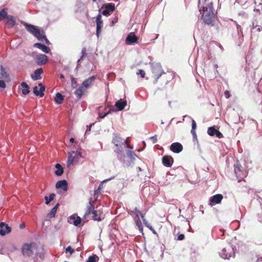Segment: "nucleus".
<instances>
[{
  "instance_id": "nucleus-1",
  "label": "nucleus",
  "mask_w": 262,
  "mask_h": 262,
  "mask_svg": "<svg viewBox=\"0 0 262 262\" xmlns=\"http://www.w3.org/2000/svg\"><path fill=\"white\" fill-rule=\"evenodd\" d=\"M112 142L115 145L117 148L114 150L117 154V158L121 162L124 167H128L134 164V161L137 158V155L133 151L127 150L126 155L124 154V143L127 139L124 140L121 137L114 134Z\"/></svg>"
},
{
  "instance_id": "nucleus-2",
  "label": "nucleus",
  "mask_w": 262,
  "mask_h": 262,
  "mask_svg": "<svg viewBox=\"0 0 262 262\" xmlns=\"http://www.w3.org/2000/svg\"><path fill=\"white\" fill-rule=\"evenodd\" d=\"M202 13V19L207 25L214 26L215 14L212 10V4L209 3L206 6L202 7V10H200Z\"/></svg>"
},
{
  "instance_id": "nucleus-3",
  "label": "nucleus",
  "mask_w": 262,
  "mask_h": 262,
  "mask_svg": "<svg viewBox=\"0 0 262 262\" xmlns=\"http://www.w3.org/2000/svg\"><path fill=\"white\" fill-rule=\"evenodd\" d=\"M20 23L25 27L27 30L34 37H35L38 40L42 41L43 37H45V32L37 26H34L32 24H28L24 21H21Z\"/></svg>"
},
{
  "instance_id": "nucleus-4",
  "label": "nucleus",
  "mask_w": 262,
  "mask_h": 262,
  "mask_svg": "<svg viewBox=\"0 0 262 262\" xmlns=\"http://www.w3.org/2000/svg\"><path fill=\"white\" fill-rule=\"evenodd\" d=\"M236 250V248L235 246L228 244L223 249L222 252L220 253V255L223 259H229L231 257H234Z\"/></svg>"
},
{
  "instance_id": "nucleus-5",
  "label": "nucleus",
  "mask_w": 262,
  "mask_h": 262,
  "mask_svg": "<svg viewBox=\"0 0 262 262\" xmlns=\"http://www.w3.org/2000/svg\"><path fill=\"white\" fill-rule=\"evenodd\" d=\"M35 244L34 243H25L21 247V253L26 257H30L33 254V249L35 248Z\"/></svg>"
},
{
  "instance_id": "nucleus-6",
  "label": "nucleus",
  "mask_w": 262,
  "mask_h": 262,
  "mask_svg": "<svg viewBox=\"0 0 262 262\" xmlns=\"http://www.w3.org/2000/svg\"><path fill=\"white\" fill-rule=\"evenodd\" d=\"M234 173L238 182H240L246 176V171L244 170L243 166L237 162L236 165H234Z\"/></svg>"
},
{
  "instance_id": "nucleus-7",
  "label": "nucleus",
  "mask_w": 262,
  "mask_h": 262,
  "mask_svg": "<svg viewBox=\"0 0 262 262\" xmlns=\"http://www.w3.org/2000/svg\"><path fill=\"white\" fill-rule=\"evenodd\" d=\"M103 10L101 11V13L105 16L110 15L111 13L115 10V5L114 3H110L103 5Z\"/></svg>"
},
{
  "instance_id": "nucleus-8",
  "label": "nucleus",
  "mask_w": 262,
  "mask_h": 262,
  "mask_svg": "<svg viewBox=\"0 0 262 262\" xmlns=\"http://www.w3.org/2000/svg\"><path fill=\"white\" fill-rule=\"evenodd\" d=\"M35 61L38 66L45 65L48 61V57L45 54H39L35 57Z\"/></svg>"
},
{
  "instance_id": "nucleus-9",
  "label": "nucleus",
  "mask_w": 262,
  "mask_h": 262,
  "mask_svg": "<svg viewBox=\"0 0 262 262\" xmlns=\"http://www.w3.org/2000/svg\"><path fill=\"white\" fill-rule=\"evenodd\" d=\"M38 86L39 87V90H38V87L35 86L33 88V92L35 96L42 97L44 96L45 86L42 83H39Z\"/></svg>"
},
{
  "instance_id": "nucleus-10",
  "label": "nucleus",
  "mask_w": 262,
  "mask_h": 262,
  "mask_svg": "<svg viewBox=\"0 0 262 262\" xmlns=\"http://www.w3.org/2000/svg\"><path fill=\"white\" fill-rule=\"evenodd\" d=\"M12 228L5 222H0V235L5 236L6 234L11 232Z\"/></svg>"
},
{
  "instance_id": "nucleus-11",
  "label": "nucleus",
  "mask_w": 262,
  "mask_h": 262,
  "mask_svg": "<svg viewBox=\"0 0 262 262\" xmlns=\"http://www.w3.org/2000/svg\"><path fill=\"white\" fill-rule=\"evenodd\" d=\"M183 149L182 145L180 142H174L172 143L170 146V149L171 151L176 154H179L181 152Z\"/></svg>"
},
{
  "instance_id": "nucleus-12",
  "label": "nucleus",
  "mask_w": 262,
  "mask_h": 262,
  "mask_svg": "<svg viewBox=\"0 0 262 262\" xmlns=\"http://www.w3.org/2000/svg\"><path fill=\"white\" fill-rule=\"evenodd\" d=\"M223 199V196L221 194H216L210 198L209 201L211 205L220 204Z\"/></svg>"
},
{
  "instance_id": "nucleus-13",
  "label": "nucleus",
  "mask_w": 262,
  "mask_h": 262,
  "mask_svg": "<svg viewBox=\"0 0 262 262\" xmlns=\"http://www.w3.org/2000/svg\"><path fill=\"white\" fill-rule=\"evenodd\" d=\"M71 220L73 221V224L75 226H82L84 225L85 221H83L82 222L81 218L79 216H75L74 214H72L69 217Z\"/></svg>"
},
{
  "instance_id": "nucleus-14",
  "label": "nucleus",
  "mask_w": 262,
  "mask_h": 262,
  "mask_svg": "<svg viewBox=\"0 0 262 262\" xmlns=\"http://www.w3.org/2000/svg\"><path fill=\"white\" fill-rule=\"evenodd\" d=\"M162 162L164 166L170 167L173 163V159L170 156L165 155L162 157Z\"/></svg>"
},
{
  "instance_id": "nucleus-15",
  "label": "nucleus",
  "mask_w": 262,
  "mask_h": 262,
  "mask_svg": "<svg viewBox=\"0 0 262 262\" xmlns=\"http://www.w3.org/2000/svg\"><path fill=\"white\" fill-rule=\"evenodd\" d=\"M55 187L57 189H60L64 191H67L68 189V182L65 180L58 181L55 185Z\"/></svg>"
},
{
  "instance_id": "nucleus-16",
  "label": "nucleus",
  "mask_w": 262,
  "mask_h": 262,
  "mask_svg": "<svg viewBox=\"0 0 262 262\" xmlns=\"http://www.w3.org/2000/svg\"><path fill=\"white\" fill-rule=\"evenodd\" d=\"M138 39V37L134 33H130L127 36L125 42L127 45H132L137 42Z\"/></svg>"
},
{
  "instance_id": "nucleus-17",
  "label": "nucleus",
  "mask_w": 262,
  "mask_h": 262,
  "mask_svg": "<svg viewBox=\"0 0 262 262\" xmlns=\"http://www.w3.org/2000/svg\"><path fill=\"white\" fill-rule=\"evenodd\" d=\"M149 64L150 65L152 73L155 74H158L159 72H161L163 70L160 63L149 62Z\"/></svg>"
},
{
  "instance_id": "nucleus-18",
  "label": "nucleus",
  "mask_w": 262,
  "mask_h": 262,
  "mask_svg": "<svg viewBox=\"0 0 262 262\" xmlns=\"http://www.w3.org/2000/svg\"><path fill=\"white\" fill-rule=\"evenodd\" d=\"M43 73L42 68H38L34 71L33 74L31 75V78L34 81L40 80L42 77L41 74Z\"/></svg>"
},
{
  "instance_id": "nucleus-19",
  "label": "nucleus",
  "mask_w": 262,
  "mask_h": 262,
  "mask_svg": "<svg viewBox=\"0 0 262 262\" xmlns=\"http://www.w3.org/2000/svg\"><path fill=\"white\" fill-rule=\"evenodd\" d=\"M92 214V219L94 221L100 222L104 219V217L102 216V212L99 210H95V207L93 210Z\"/></svg>"
},
{
  "instance_id": "nucleus-20",
  "label": "nucleus",
  "mask_w": 262,
  "mask_h": 262,
  "mask_svg": "<svg viewBox=\"0 0 262 262\" xmlns=\"http://www.w3.org/2000/svg\"><path fill=\"white\" fill-rule=\"evenodd\" d=\"M126 105V101L120 99L115 102V106L117 108V111H121L125 108Z\"/></svg>"
},
{
  "instance_id": "nucleus-21",
  "label": "nucleus",
  "mask_w": 262,
  "mask_h": 262,
  "mask_svg": "<svg viewBox=\"0 0 262 262\" xmlns=\"http://www.w3.org/2000/svg\"><path fill=\"white\" fill-rule=\"evenodd\" d=\"M33 47L38 48L45 53H49L51 51L49 47L40 42L35 43Z\"/></svg>"
},
{
  "instance_id": "nucleus-22",
  "label": "nucleus",
  "mask_w": 262,
  "mask_h": 262,
  "mask_svg": "<svg viewBox=\"0 0 262 262\" xmlns=\"http://www.w3.org/2000/svg\"><path fill=\"white\" fill-rule=\"evenodd\" d=\"M94 204L91 201H90L89 202V206H88L87 210L83 216V220H86V217L89 215V214L91 212L92 213L93 210H94Z\"/></svg>"
},
{
  "instance_id": "nucleus-23",
  "label": "nucleus",
  "mask_w": 262,
  "mask_h": 262,
  "mask_svg": "<svg viewBox=\"0 0 262 262\" xmlns=\"http://www.w3.org/2000/svg\"><path fill=\"white\" fill-rule=\"evenodd\" d=\"M74 154L72 153V151L69 153V156L68 157L67 165L69 166L70 165L73 164L74 162H77L78 160L75 159V156H74Z\"/></svg>"
},
{
  "instance_id": "nucleus-24",
  "label": "nucleus",
  "mask_w": 262,
  "mask_h": 262,
  "mask_svg": "<svg viewBox=\"0 0 262 262\" xmlns=\"http://www.w3.org/2000/svg\"><path fill=\"white\" fill-rule=\"evenodd\" d=\"M55 167L56 168V170L54 172L55 174L57 176H61L63 173V169L62 166L59 163H56Z\"/></svg>"
},
{
  "instance_id": "nucleus-25",
  "label": "nucleus",
  "mask_w": 262,
  "mask_h": 262,
  "mask_svg": "<svg viewBox=\"0 0 262 262\" xmlns=\"http://www.w3.org/2000/svg\"><path fill=\"white\" fill-rule=\"evenodd\" d=\"M59 206V203H57L54 207L52 208L49 213H48V217L49 218L54 217L55 216L57 209Z\"/></svg>"
},
{
  "instance_id": "nucleus-26",
  "label": "nucleus",
  "mask_w": 262,
  "mask_h": 262,
  "mask_svg": "<svg viewBox=\"0 0 262 262\" xmlns=\"http://www.w3.org/2000/svg\"><path fill=\"white\" fill-rule=\"evenodd\" d=\"M20 85L24 89L22 90V94L24 95H26L30 93V88L29 85L25 82H22L20 83Z\"/></svg>"
},
{
  "instance_id": "nucleus-27",
  "label": "nucleus",
  "mask_w": 262,
  "mask_h": 262,
  "mask_svg": "<svg viewBox=\"0 0 262 262\" xmlns=\"http://www.w3.org/2000/svg\"><path fill=\"white\" fill-rule=\"evenodd\" d=\"M63 99L64 96L62 95L61 93L58 92L56 94L54 100L57 104H59L63 102Z\"/></svg>"
},
{
  "instance_id": "nucleus-28",
  "label": "nucleus",
  "mask_w": 262,
  "mask_h": 262,
  "mask_svg": "<svg viewBox=\"0 0 262 262\" xmlns=\"http://www.w3.org/2000/svg\"><path fill=\"white\" fill-rule=\"evenodd\" d=\"M6 18L10 21V23L9 24V28H13L15 25L16 20H15V17L13 16L8 15V14H7Z\"/></svg>"
},
{
  "instance_id": "nucleus-29",
  "label": "nucleus",
  "mask_w": 262,
  "mask_h": 262,
  "mask_svg": "<svg viewBox=\"0 0 262 262\" xmlns=\"http://www.w3.org/2000/svg\"><path fill=\"white\" fill-rule=\"evenodd\" d=\"M135 222L136 224V225L137 226L138 228L140 230V231L142 233V234H144L143 231V225L142 224V222L140 219L139 217H135Z\"/></svg>"
},
{
  "instance_id": "nucleus-30",
  "label": "nucleus",
  "mask_w": 262,
  "mask_h": 262,
  "mask_svg": "<svg viewBox=\"0 0 262 262\" xmlns=\"http://www.w3.org/2000/svg\"><path fill=\"white\" fill-rule=\"evenodd\" d=\"M103 27V21L96 22V35L98 38L101 32L102 28Z\"/></svg>"
},
{
  "instance_id": "nucleus-31",
  "label": "nucleus",
  "mask_w": 262,
  "mask_h": 262,
  "mask_svg": "<svg viewBox=\"0 0 262 262\" xmlns=\"http://www.w3.org/2000/svg\"><path fill=\"white\" fill-rule=\"evenodd\" d=\"M75 94L78 99L81 98L84 94V91L82 86H80L78 89L75 91Z\"/></svg>"
},
{
  "instance_id": "nucleus-32",
  "label": "nucleus",
  "mask_w": 262,
  "mask_h": 262,
  "mask_svg": "<svg viewBox=\"0 0 262 262\" xmlns=\"http://www.w3.org/2000/svg\"><path fill=\"white\" fill-rule=\"evenodd\" d=\"M252 20L254 21V25H255V26H262V21L259 16L254 15Z\"/></svg>"
},
{
  "instance_id": "nucleus-33",
  "label": "nucleus",
  "mask_w": 262,
  "mask_h": 262,
  "mask_svg": "<svg viewBox=\"0 0 262 262\" xmlns=\"http://www.w3.org/2000/svg\"><path fill=\"white\" fill-rule=\"evenodd\" d=\"M55 196V194L54 193H51L49 196L47 195L45 196V200L46 204L48 205L51 201H52L54 200Z\"/></svg>"
},
{
  "instance_id": "nucleus-34",
  "label": "nucleus",
  "mask_w": 262,
  "mask_h": 262,
  "mask_svg": "<svg viewBox=\"0 0 262 262\" xmlns=\"http://www.w3.org/2000/svg\"><path fill=\"white\" fill-rule=\"evenodd\" d=\"M0 70L1 73L0 75H1V77L7 78L9 77V75L7 73V72L5 71V68L2 66L0 65Z\"/></svg>"
},
{
  "instance_id": "nucleus-35",
  "label": "nucleus",
  "mask_w": 262,
  "mask_h": 262,
  "mask_svg": "<svg viewBox=\"0 0 262 262\" xmlns=\"http://www.w3.org/2000/svg\"><path fill=\"white\" fill-rule=\"evenodd\" d=\"M99 259L98 256L96 254H93L89 257L86 262H97Z\"/></svg>"
},
{
  "instance_id": "nucleus-36",
  "label": "nucleus",
  "mask_w": 262,
  "mask_h": 262,
  "mask_svg": "<svg viewBox=\"0 0 262 262\" xmlns=\"http://www.w3.org/2000/svg\"><path fill=\"white\" fill-rule=\"evenodd\" d=\"M144 224L146 227L150 229L154 234L158 235L156 231L147 221H144Z\"/></svg>"
},
{
  "instance_id": "nucleus-37",
  "label": "nucleus",
  "mask_w": 262,
  "mask_h": 262,
  "mask_svg": "<svg viewBox=\"0 0 262 262\" xmlns=\"http://www.w3.org/2000/svg\"><path fill=\"white\" fill-rule=\"evenodd\" d=\"M216 129L214 126H210L208 128L207 133L210 136H214L215 134Z\"/></svg>"
},
{
  "instance_id": "nucleus-38",
  "label": "nucleus",
  "mask_w": 262,
  "mask_h": 262,
  "mask_svg": "<svg viewBox=\"0 0 262 262\" xmlns=\"http://www.w3.org/2000/svg\"><path fill=\"white\" fill-rule=\"evenodd\" d=\"M7 13V8H3L0 11V20H2L3 19L6 18Z\"/></svg>"
},
{
  "instance_id": "nucleus-39",
  "label": "nucleus",
  "mask_w": 262,
  "mask_h": 262,
  "mask_svg": "<svg viewBox=\"0 0 262 262\" xmlns=\"http://www.w3.org/2000/svg\"><path fill=\"white\" fill-rule=\"evenodd\" d=\"M114 178H115V176H113L110 178L105 179V180H103L102 182H101V183L99 184L97 189L95 191V193H98V192H99V191L101 189L103 183L110 181V180L113 179Z\"/></svg>"
},
{
  "instance_id": "nucleus-40",
  "label": "nucleus",
  "mask_w": 262,
  "mask_h": 262,
  "mask_svg": "<svg viewBox=\"0 0 262 262\" xmlns=\"http://www.w3.org/2000/svg\"><path fill=\"white\" fill-rule=\"evenodd\" d=\"M165 74V72L163 70H162V71L161 72H160L159 74L155 75V79H154V82H153L154 83V84L158 82V79L161 76V75L162 74Z\"/></svg>"
},
{
  "instance_id": "nucleus-41",
  "label": "nucleus",
  "mask_w": 262,
  "mask_h": 262,
  "mask_svg": "<svg viewBox=\"0 0 262 262\" xmlns=\"http://www.w3.org/2000/svg\"><path fill=\"white\" fill-rule=\"evenodd\" d=\"M92 84V82H90L88 79H86L84 81H83L82 83V86L85 88H88Z\"/></svg>"
},
{
  "instance_id": "nucleus-42",
  "label": "nucleus",
  "mask_w": 262,
  "mask_h": 262,
  "mask_svg": "<svg viewBox=\"0 0 262 262\" xmlns=\"http://www.w3.org/2000/svg\"><path fill=\"white\" fill-rule=\"evenodd\" d=\"M65 251L66 253L69 252L70 255H72L74 253L75 250L71 246H69L66 248Z\"/></svg>"
},
{
  "instance_id": "nucleus-43",
  "label": "nucleus",
  "mask_w": 262,
  "mask_h": 262,
  "mask_svg": "<svg viewBox=\"0 0 262 262\" xmlns=\"http://www.w3.org/2000/svg\"><path fill=\"white\" fill-rule=\"evenodd\" d=\"M103 9V8H101V9H100L99 10V14L97 15V16H96V22H99V21H103L101 18H102V16H101V9Z\"/></svg>"
},
{
  "instance_id": "nucleus-44",
  "label": "nucleus",
  "mask_w": 262,
  "mask_h": 262,
  "mask_svg": "<svg viewBox=\"0 0 262 262\" xmlns=\"http://www.w3.org/2000/svg\"><path fill=\"white\" fill-rule=\"evenodd\" d=\"M132 213L136 215V217H139L141 212L137 208H135L133 211Z\"/></svg>"
},
{
  "instance_id": "nucleus-45",
  "label": "nucleus",
  "mask_w": 262,
  "mask_h": 262,
  "mask_svg": "<svg viewBox=\"0 0 262 262\" xmlns=\"http://www.w3.org/2000/svg\"><path fill=\"white\" fill-rule=\"evenodd\" d=\"M124 149L126 148H128V150H130L133 148V147L129 144L128 140L127 139V141L124 143Z\"/></svg>"
},
{
  "instance_id": "nucleus-46",
  "label": "nucleus",
  "mask_w": 262,
  "mask_h": 262,
  "mask_svg": "<svg viewBox=\"0 0 262 262\" xmlns=\"http://www.w3.org/2000/svg\"><path fill=\"white\" fill-rule=\"evenodd\" d=\"M137 75H140L142 78H144L145 77V73L144 70L142 69H140L137 72Z\"/></svg>"
},
{
  "instance_id": "nucleus-47",
  "label": "nucleus",
  "mask_w": 262,
  "mask_h": 262,
  "mask_svg": "<svg viewBox=\"0 0 262 262\" xmlns=\"http://www.w3.org/2000/svg\"><path fill=\"white\" fill-rule=\"evenodd\" d=\"M215 132L216 133L214 136H215L218 138H222L223 137L222 133L219 130L216 129Z\"/></svg>"
},
{
  "instance_id": "nucleus-48",
  "label": "nucleus",
  "mask_w": 262,
  "mask_h": 262,
  "mask_svg": "<svg viewBox=\"0 0 262 262\" xmlns=\"http://www.w3.org/2000/svg\"><path fill=\"white\" fill-rule=\"evenodd\" d=\"M192 119V123H191V130H195L196 129V123L195 122V121Z\"/></svg>"
},
{
  "instance_id": "nucleus-49",
  "label": "nucleus",
  "mask_w": 262,
  "mask_h": 262,
  "mask_svg": "<svg viewBox=\"0 0 262 262\" xmlns=\"http://www.w3.org/2000/svg\"><path fill=\"white\" fill-rule=\"evenodd\" d=\"M71 81L72 86L73 87L74 85L77 84L76 79L73 76H71Z\"/></svg>"
},
{
  "instance_id": "nucleus-50",
  "label": "nucleus",
  "mask_w": 262,
  "mask_h": 262,
  "mask_svg": "<svg viewBox=\"0 0 262 262\" xmlns=\"http://www.w3.org/2000/svg\"><path fill=\"white\" fill-rule=\"evenodd\" d=\"M6 87V83L4 80H0V89H4Z\"/></svg>"
},
{
  "instance_id": "nucleus-51",
  "label": "nucleus",
  "mask_w": 262,
  "mask_h": 262,
  "mask_svg": "<svg viewBox=\"0 0 262 262\" xmlns=\"http://www.w3.org/2000/svg\"><path fill=\"white\" fill-rule=\"evenodd\" d=\"M256 28H257V26H255V25H254V21L253 20H252L251 28V32L253 33H255V29Z\"/></svg>"
},
{
  "instance_id": "nucleus-52",
  "label": "nucleus",
  "mask_w": 262,
  "mask_h": 262,
  "mask_svg": "<svg viewBox=\"0 0 262 262\" xmlns=\"http://www.w3.org/2000/svg\"><path fill=\"white\" fill-rule=\"evenodd\" d=\"M254 11L258 12L259 14L261 13V12H262V9H261V7L259 6V4L256 6V7H255L254 9Z\"/></svg>"
},
{
  "instance_id": "nucleus-53",
  "label": "nucleus",
  "mask_w": 262,
  "mask_h": 262,
  "mask_svg": "<svg viewBox=\"0 0 262 262\" xmlns=\"http://www.w3.org/2000/svg\"><path fill=\"white\" fill-rule=\"evenodd\" d=\"M185 238V235L184 234L181 233L178 234L177 239L179 241L183 240Z\"/></svg>"
},
{
  "instance_id": "nucleus-54",
  "label": "nucleus",
  "mask_w": 262,
  "mask_h": 262,
  "mask_svg": "<svg viewBox=\"0 0 262 262\" xmlns=\"http://www.w3.org/2000/svg\"><path fill=\"white\" fill-rule=\"evenodd\" d=\"M72 153L74 154H75L76 156H77V157H79L80 158L82 157L81 152L79 150H76V151L73 150V151H72Z\"/></svg>"
},
{
  "instance_id": "nucleus-55",
  "label": "nucleus",
  "mask_w": 262,
  "mask_h": 262,
  "mask_svg": "<svg viewBox=\"0 0 262 262\" xmlns=\"http://www.w3.org/2000/svg\"><path fill=\"white\" fill-rule=\"evenodd\" d=\"M150 139L152 140V143L154 144L157 143V135H155L154 136L150 137Z\"/></svg>"
},
{
  "instance_id": "nucleus-56",
  "label": "nucleus",
  "mask_w": 262,
  "mask_h": 262,
  "mask_svg": "<svg viewBox=\"0 0 262 262\" xmlns=\"http://www.w3.org/2000/svg\"><path fill=\"white\" fill-rule=\"evenodd\" d=\"M191 133L192 135L193 140H196L197 141V135L195 133V130H191Z\"/></svg>"
},
{
  "instance_id": "nucleus-57",
  "label": "nucleus",
  "mask_w": 262,
  "mask_h": 262,
  "mask_svg": "<svg viewBox=\"0 0 262 262\" xmlns=\"http://www.w3.org/2000/svg\"><path fill=\"white\" fill-rule=\"evenodd\" d=\"M116 112H117V110H116L114 107H111L108 110V111L106 113L108 115V114H112V113Z\"/></svg>"
},
{
  "instance_id": "nucleus-58",
  "label": "nucleus",
  "mask_w": 262,
  "mask_h": 262,
  "mask_svg": "<svg viewBox=\"0 0 262 262\" xmlns=\"http://www.w3.org/2000/svg\"><path fill=\"white\" fill-rule=\"evenodd\" d=\"M86 49L85 47H84L81 50V55L85 57L86 55Z\"/></svg>"
},
{
  "instance_id": "nucleus-59",
  "label": "nucleus",
  "mask_w": 262,
  "mask_h": 262,
  "mask_svg": "<svg viewBox=\"0 0 262 262\" xmlns=\"http://www.w3.org/2000/svg\"><path fill=\"white\" fill-rule=\"evenodd\" d=\"M107 116V114L106 113H99V117L101 119H104Z\"/></svg>"
},
{
  "instance_id": "nucleus-60",
  "label": "nucleus",
  "mask_w": 262,
  "mask_h": 262,
  "mask_svg": "<svg viewBox=\"0 0 262 262\" xmlns=\"http://www.w3.org/2000/svg\"><path fill=\"white\" fill-rule=\"evenodd\" d=\"M224 94L226 98L228 99L230 97L229 91L228 90H226Z\"/></svg>"
},
{
  "instance_id": "nucleus-61",
  "label": "nucleus",
  "mask_w": 262,
  "mask_h": 262,
  "mask_svg": "<svg viewBox=\"0 0 262 262\" xmlns=\"http://www.w3.org/2000/svg\"><path fill=\"white\" fill-rule=\"evenodd\" d=\"M262 30V26H257V28L255 29V32H260Z\"/></svg>"
},
{
  "instance_id": "nucleus-62",
  "label": "nucleus",
  "mask_w": 262,
  "mask_h": 262,
  "mask_svg": "<svg viewBox=\"0 0 262 262\" xmlns=\"http://www.w3.org/2000/svg\"><path fill=\"white\" fill-rule=\"evenodd\" d=\"M88 79L90 82L92 83V81H93L96 79V75H93Z\"/></svg>"
},
{
  "instance_id": "nucleus-63",
  "label": "nucleus",
  "mask_w": 262,
  "mask_h": 262,
  "mask_svg": "<svg viewBox=\"0 0 262 262\" xmlns=\"http://www.w3.org/2000/svg\"><path fill=\"white\" fill-rule=\"evenodd\" d=\"M240 120H241V117L239 116H238V118L235 119L234 120L233 122L235 124H237L240 121Z\"/></svg>"
},
{
  "instance_id": "nucleus-64",
  "label": "nucleus",
  "mask_w": 262,
  "mask_h": 262,
  "mask_svg": "<svg viewBox=\"0 0 262 262\" xmlns=\"http://www.w3.org/2000/svg\"><path fill=\"white\" fill-rule=\"evenodd\" d=\"M256 262H262V256H258Z\"/></svg>"
}]
</instances>
